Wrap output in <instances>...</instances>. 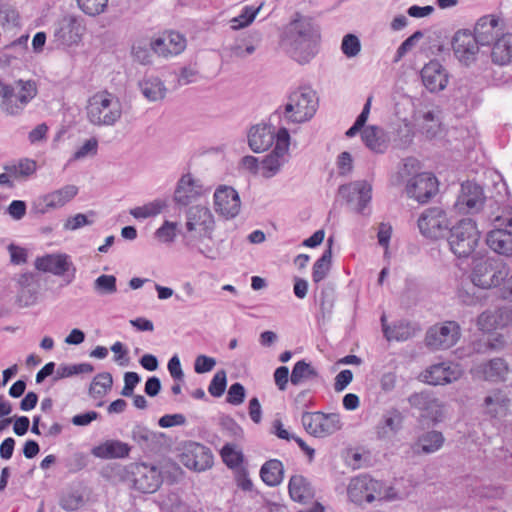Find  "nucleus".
<instances>
[{
  "mask_svg": "<svg viewBox=\"0 0 512 512\" xmlns=\"http://www.w3.org/2000/svg\"><path fill=\"white\" fill-rule=\"evenodd\" d=\"M320 27L309 17L299 14L285 27L281 44L299 64L309 63L319 52Z\"/></svg>",
  "mask_w": 512,
  "mask_h": 512,
  "instance_id": "1",
  "label": "nucleus"
},
{
  "mask_svg": "<svg viewBox=\"0 0 512 512\" xmlns=\"http://www.w3.org/2000/svg\"><path fill=\"white\" fill-rule=\"evenodd\" d=\"M318 106L316 93L309 87H300L290 93L283 107L277 108L271 114V123L301 124L310 120Z\"/></svg>",
  "mask_w": 512,
  "mask_h": 512,
  "instance_id": "2",
  "label": "nucleus"
},
{
  "mask_svg": "<svg viewBox=\"0 0 512 512\" xmlns=\"http://www.w3.org/2000/svg\"><path fill=\"white\" fill-rule=\"evenodd\" d=\"M86 111L93 125L112 126L122 116V104L116 95L104 90L88 99Z\"/></svg>",
  "mask_w": 512,
  "mask_h": 512,
  "instance_id": "3",
  "label": "nucleus"
},
{
  "mask_svg": "<svg viewBox=\"0 0 512 512\" xmlns=\"http://www.w3.org/2000/svg\"><path fill=\"white\" fill-rule=\"evenodd\" d=\"M447 233L449 248L459 259L470 257L475 252L481 237L476 222L470 218L458 221Z\"/></svg>",
  "mask_w": 512,
  "mask_h": 512,
  "instance_id": "4",
  "label": "nucleus"
},
{
  "mask_svg": "<svg viewBox=\"0 0 512 512\" xmlns=\"http://www.w3.org/2000/svg\"><path fill=\"white\" fill-rule=\"evenodd\" d=\"M36 94L37 88L33 81L19 80L13 86L0 80V107L7 115H21Z\"/></svg>",
  "mask_w": 512,
  "mask_h": 512,
  "instance_id": "5",
  "label": "nucleus"
},
{
  "mask_svg": "<svg viewBox=\"0 0 512 512\" xmlns=\"http://www.w3.org/2000/svg\"><path fill=\"white\" fill-rule=\"evenodd\" d=\"M396 116L400 123L394 137V146L407 149L414 140L416 131V106L411 97H402L395 106Z\"/></svg>",
  "mask_w": 512,
  "mask_h": 512,
  "instance_id": "6",
  "label": "nucleus"
},
{
  "mask_svg": "<svg viewBox=\"0 0 512 512\" xmlns=\"http://www.w3.org/2000/svg\"><path fill=\"white\" fill-rule=\"evenodd\" d=\"M507 275L505 264L495 258H486L475 264L471 280L475 286L489 289L499 286Z\"/></svg>",
  "mask_w": 512,
  "mask_h": 512,
  "instance_id": "7",
  "label": "nucleus"
},
{
  "mask_svg": "<svg viewBox=\"0 0 512 512\" xmlns=\"http://www.w3.org/2000/svg\"><path fill=\"white\" fill-rule=\"evenodd\" d=\"M127 474L133 488L141 493H154L163 482L159 467L143 462L130 464Z\"/></svg>",
  "mask_w": 512,
  "mask_h": 512,
  "instance_id": "8",
  "label": "nucleus"
},
{
  "mask_svg": "<svg viewBox=\"0 0 512 512\" xmlns=\"http://www.w3.org/2000/svg\"><path fill=\"white\" fill-rule=\"evenodd\" d=\"M461 336L460 325L456 321H444L431 326L425 335V345L430 350H446L453 347Z\"/></svg>",
  "mask_w": 512,
  "mask_h": 512,
  "instance_id": "9",
  "label": "nucleus"
},
{
  "mask_svg": "<svg viewBox=\"0 0 512 512\" xmlns=\"http://www.w3.org/2000/svg\"><path fill=\"white\" fill-rule=\"evenodd\" d=\"M290 145V134L287 127H280L276 134L274 149L261 161L262 175L265 178L275 176L287 161Z\"/></svg>",
  "mask_w": 512,
  "mask_h": 512,
  "instance_id": "10",
  "label": "nucleus"
},
{
  "mask_svg": "<svg viewBox=\"0 0 512 512\" xmlns=\"http://www.w3.org/2000/svg\"><path fill=\"white\" fill-rule=\"evenodd\" d=\"M418 230L430 240H438L446 236L448 219L446 212L439 206L425 209L418 217Z\"/></svg>",
  "mask_w": 512,
  "mask_h": 512,
  "instance_id": "11",
  "label": "nucleus"
},
{
  "mask_svg": "<svg viewBox=\"0 0 512 512\" xmlns=\"http://www.w3.org/2000/svg\"><path fill=\"white\" fill-rule=\"evenodd\" d=\"M35 268L45 273L64 277L67 284L73 282L76 276V267L71 257L65 253L46 254L37 257Z\"/></svg>",
  "mask_w": 512,
  "mask_h": 512,
  "instance_id": "12",
  "label": "nucleus"
},
{
  "mask_svg": "<svg viewBox=\"0 0 512 512\" xmlns=\"http://www.w3.org/2000/svg\"><path fill=\"white\" fill-rule=\"evenodd\" d=\"M304 429L315 437H326L341 429L339 414L322 412H304L302 415Z\"/></svg>",
  "mask_w": 512,
  "mask_h": 512,
  "instance_id": "13",
  "label": "nucleus"
},
{
  "mask_svg": "<svg viewBox=\"0 0 512 512\" xmlns=\"http://www.w3.org/2000/svg\"><path fill=\"white\" fill-rule=\"evenodd\" d=\"M383 483L369 475H359L351 479L348 485V496L356 504L371 503L383 497Z\"/></svg>",
  "mask_w": 512,
  "mask_h": 512,
  "instance_id": "14",
  "label": "nucleus"
},
{
  "mask_svg": "<svg viewBox=\"0 0 512 512\" xmlns=\"http://www.w3.org/2000/svg\"><path fill=\"white\" fill-rule=\"evenodd\" d=\"M85 27L78 16L68 14L54 24L53 37L57 47L78 45L82 39Z\"/></svg>",
  "mask_w": 512,
  "mask_h": 512,
  "instance_id": "15",
  "label": "nucleus"
},
{
  "mask_svg": "<svg viewBox=\"0 0 512 512\" xmlns=\"http://www.w3.org/2000/svg\"><path fill=\"white\" fill-rule=\"evenodd\" d=\"M338 192L348 203H356L357 213L370 216L371 210L368 206L372 200V185L368 181L357 180L341 185Z\"/></svg>",
  "mask_w": 512,
  "mask_h": 512,
  "instance_id": "16",
  "label": "nucleus"
},
{
  "mask_svg": "<svg viewBox=\"0 0 512 512\" xmlns=\"http://www.w3.org/2000/svg\"><path fill=\"white\" fill-rule=\"evenodd\" d=\"M486 200L484 189L474 181H466L461 184L460 193L457 196L454 207L463 214L479 212Z\"/></svg>",
  "mask_w": 512,
  "mask_h": 512,
  "instance_id": "17",
  "label": "nucleus"
},
{
  "mask_svg": "<svg viewBox=\"0 0 512 512\" xmlns=\"http://www.w3.org/2000/svg\"><path fill=\"white\" fill-rule=\"evenodd\" d=\"M280 127H286L284 123H271V116L268 124L253 125L248 131V145L255 153H261L268 150L273 143H276V134Z\"/></svg>",
  "mask_w": 512,
  "mask_h": 512,
  "instance_id": "18",
  "label": "nucleus"
},
{
  "mask_svg": "<svg viewBox=\"0 0 512 512\" xmlns=\"http://www.w3.org/2000/svg\"><path fill=\"white\" fill-rule=\"evenodd\" d=\"M180 462L188 469L205 471L213 465V454L205 445L189 442L184 446Z\"/></svg>",
  "mask_w": 512,
  "mask_h": 512,
  "instance_id": "19",
  "label": "nucleus"
},
{
  "mask_svg": "<svg viewBox=\"0 0 512 512\" xmlns=\"http://www.w3.org/2000/svg\"><path fill=\"white\" fill-rule=\"evenodd\" d=\"M455 57L465 65L475 61L481 46L477 38L468 30L457 31L451 41Z\"/></svg>",
  "mask_w": 512,
  "mask_h": 512,
  "instance_id": "20",
  "label": "nucleus"
},
{
  "mask_svg": "<svg viewBox=\"0 0 512 512\" xmlns=\"http://www.w3.org/2000/svg\"><path fill=\"white\" fill-rule=\"evenodd\" d=\"M423 86L431 93L444 90L449 81V75L443 65L437 60H430L418 71Z\"/></svg>",
  "mask_w": 512,
  "mask_h": 512,
  "instance_id": "21",
  "label": "nucleus"
},
{
  "mask_svg": "<svg viewBox=\"0 0 512 512\" xmlns=\"http://www.w3.org/2000/svg\"><path fill=\"white\" fill-rule=\"evenodd\" d=\"M215 211L226 219L239 214L241 201L238 192L230 186H220L214 193Z\"/></svg>",
  "mask_w": 512,
  "mask_h": 512,
  "instance_id": "22",
  "label": "nucleus"
},
{
  "mask_svg": "<svg viewBox=\"0 0 512 512\" xmlns=\"http://www.w3.org/2000/svg\"><path fill=\"white\" fill-rule=\"evenodd\" d=\"M203 193V187L199 180L192 177L191 174H184L178 180L173 201L180 207H186L195 201Z\"/></svg>",
  "mask_w": 512,
  "mask_h": 512,
  "instance_id": "23",
  "label": "nucleus"
},
{
  "mask_svg": "<svg viewBox=\"0 0 512 512\" xmlns=\"http://www.w3.org/2000/svg\"><path fill=\"white\" fill-rule=\"evenodd\" d=\"M460 376L461 370L458 365L446 362L433 364L422 374L423 382L434 386L452 383Z\"/></svg>",
  "mask_w": 512,
  "mask_h": 512,
  "instance_id": "24",
  "label": "nucleus"
},
{
  "mask_svg": "<svg viewBox=\"0 0 512 512\" xmlns=\"http://www.w3.org/2000/svg\"><path fill=\"white\" fill-rule=\"evenodd\" d=\"M150 46L152 51L159 56H175L184 51L186 39L182 34L170 31L151 41Z\"/></svg>",
  "mask_w": 512,
  "mask_h": 512,
  "instance_id": "25",
  "label": "nucleus"
},
{
  "mask_svg": "<svg viewBox=\"0 0 512 512\" xmlns=\"http://www.w3.org/2000/svg\"><path fill=\"white\" fill-rule=\"evenodd\" d=\"M493 222L495 228L487 233L486 244L499 255H512V229L505 226L503 228L495 218Z\"/></svg>",
  "mask_w": 512,
  "mask_h": 512,
  "instance_id": "26",
  "label": "nucleus"
},
{
  "mask_svg": "<svg viewBox=\"0 0 512 512\" xmlns=\"http://www.w3.org/2000/svg\"><path fill=\"white\" fill-rule=\"evenodd\" d=\"M477 38L481 46H490L501 34L499 27V18L494 15H486L481 17L475 24L472 33Z\"/></svg>",
  "mask_w": 512,
  "mask_h": 512,
  "instance_id": "27",
  "label": "nucleus"
},
{
  "mask_svg": "<svg viewBox=\"0 0 512 512\" xmlns=\"http://www.w3.org/2000/svg\"><path fill=\"white\" fill-rule=\"evenodd\" d=\"M186 229L188 232L197 231L207 233L213 230L214 219L210 209L206 206L195 205L186 213Z\"/></svg>",
  "mask_w": 512,
  "mask_h": 512,
  "instance_id": "28",
  "label": "nucleus"
},
{
  "mask_svg": "<svg viewBox=\"0 0 512 512\" xmlns=\"http://www.w3.org/2000/svg\"><path fill=\"white\" fill-rule=\"evenodd\" d=\"M364 145L376 154H384L389 147L388 133L377 125L366 126L361 132Z\"/></svg>",
  "mask_w": 512,
  "mask_h": 512,
  "instance_id": "29",
  "label": "nucleus"
},
{
  "mask_svg": "<svg viewBox=\"0 0 512 512\" xmlns=\"http://www.w3.org/2000/svg\"><path fill=\"white\" fill-rule=\"evenodd\" d=\"M510 399L501 389L491 391L483 400V413L490 418L506 416Z\"/></svg>",
  "mask_w": 512,
  "mask_h": 512,
  "instance_id": "30",
  "label": "nucleus"
},
{
  "mask_svg": "<svg viewBox=\"0 0 512 512\" xmlns=\"http://www.w3.org/2000/svg\"><path fill=\"white\" fill-rule=\"evenodd\" d=\"M418 409L421 410L419 422L422 424L430 422L435 425L444 418L443 406L438 399H427L424 392L418 393Z\"/></svg>",
  "mask_w": 512,
  "mask_h": 512,
  "instance_id": "31",
  "label": "nucleus"
},
{
  "mask_svg": "<svg viewBox=\"0 0 512 512\" xmlns=\"http://www.w3.org/2000/svg\"><path fill=\"white\" fill-rule=\"evenodd\" d=\"M439 180L432 172H418V204H426L439 196Z\"/></svg>",
  "mask_w": 512,
  "mask_h": 512,
  "instance_id": "32",
  "label": "nucleus"
},
{
  "mask_svg": "<svg viewBox=\"0 0 512 512\" xmlns=\"http://www.w3.org/2000/svg\"><path fill=\"white\" fill-rule=\"evenodd\" d=\"M418 132L421 133L423 138L432 141L435 145L444 142L445 130L433 112H427L423 115Z\"/></svg>",
  "mask_w": 512,
  "mask_h": 512,
  "instance_id": "33",
  "label": "nucleus"
},
{
  "mask_svg": "<svg viewBox=\"0 0 512 512\" xmlns=\"http://www.w3.org/2000/svg\"><path fill=\"white\" fill-rule=\"evenodd\" d=\"M418 46L420 54L429 58L440 55L444 51L445 44L441 32L422 33L418 30Z\"/></svg>",
  "mask_w": 512,
  "mask_h": 512,
  "instance_id": "34",
  "label": "nucleus"
},
{
  "mask_svg": "<svg viewBox=\"0 0 512 512\" xmlns=\"http://www.w3.org/2000/svg\"><path fill=\"white\" fill-rule=\"evenodd\" d=\"M396 181L405 184V192L409 198H416V158L407 157L399 167Z\"/></svg>",
  "mask_w": 512,
  "mask_h": 512,
  "instance_id": "35",
  "label": "nucleus"
},
{
  "mask_svg": "<svg viewBox=\"0 0 512 512\" xmlns=\"http://www.w3.org/2000/svg\"><path fill=\"white\" fill-rule=\"evenodd\" d=\"M404 416L397 409L388 410L383 414L381 421L376 426V434L379 439H386L396 434L403 425Z\"/></svg>",
  "mask_w": 512,
  "mask_h": 512,
  "instance_id": "36",
  "label": "nucleus"
},
{
  "mask_svg": "<svg viewBox=\"0 0 512 512\" xmlns=\"http://www.w3.org/2000/svg\"><path fill=\"white\" fill-rule=\"evenodd\" d=\"M129 452L130 446L119 440H107L92 449V454L101 459L124 458Z\"/></svg>",
  "mask_w": 512,
  "mask_h": 512,
  "instance_id": "37",
  "label": "nucleus"
},
{
  "mask_svg": "<svg viewBox=\"0 0 512 512\" xmlns=\"http://www.w3.org/2000/svg\"><path fill=\"white\" fill-rule=\"evenodd\" d=\"M479 372L485 381L497 383L505 380L509 367L504 359L497 357L482 363Z\"/></svg>",
  "mask_w": 512,
  "mask_h": 512,
  "instance_id": "38",
  "label": "nucleus"
},
{
  "mask_svg": "<svg viewBox=\"0 0 512 512\" xmlns=\"http://www.w3.org/2000/svg\"><path fill=\"white\" fill-rule=\"evenodd\" d=\"M29 35H21L8 45H5L0 51V60L10 65L13 60L23 59L28 51Z\"/></svg>",
  "mask_w": 512,
  "mask_h": 512,
  "instance_id": "39",
  "label": "nucleus"
},
{
  "mask_svg": "<svg viewBox=\"0 0 512 512\" xmlns=\"http://www.w3.org/2000/svg\"><path fill=\"white\" fill-rule=\"evenodd\" d=\"M492 44V61L501 66L509 64L512 61V34H502Z\"/></svg>",
  "mask_w": 512,
  "mask_h": 512,
  "instance_id": "40",
  "label": "nucleus"
},
{
  "mask_svg": "<svg viewBox=\"0 0 512 512\" xmlns=\"http://www.w3.org/2000/svg\"><path fill=\"white\" fill-rule=\"evenodd\" d=\"M262 481L269 487H275L282 483L284 477V466L278 459L266 461L260 469Z\"/></svg>",
  "mask_w": 512,
  "mask_h": 512,
  "instance_id": "41",
  "label": "nucleus"
},
{
  "mask_svg": "<svg viewBox=\"0 0 512 512\" xmlns=\"http://www.w3.org/2000/svg\"><path fill=\"white\" fill-rule=\"evenodd\" d=\"M288 490L291 499L299 503H306L313 496L309 482L302 475H293L290 478Z\"/></svg>",
  "mask_w": 512,
  "mask_h": 512,
  "instance_id": "42",
  "label": "nucleus"
},
{
  "mask_svg": "<svg viewBox=\"0 0 512 512\" xmlns=\"http://www.w3.org/2000/svg\"><path fill=\"white\" fill-rule=\"evenodd\" d=\"M139 88L143 96L155 102L162 100L166 95V87L158 77H147L139 82Z\"/></svg>",
  "mask_w": 512,
  "mask_h": 512,
  "instance_id": "43",
  "label": "nucleus"
},
{
  "mask_svg": "<svg viewBox=\"0 0 512 512\" xmlns=\"http://www.w3.org/2000/svg\"><path fill=\"white\" fill-rule=\"evenodd\" d=\"M78 193V187L75 185H66L58 190L44 195L46 206L51 209L60 208L73 199Z\"/></svg>",
  "mask_w": 512,
  "mask_h": 512,
  "instance_id": "44",
  "label": "nucleus"
},
{
  "mask_svg": "<svg viewBox=\"0 0 512 512\" xmlns=\"http://www.w3.org/2000/svg\"><path fill=\"white\" fill-rule=\"evenodd\" d=\"M328 247L324 250L321 257L316 260L312 269L313 282H321L328 274L332 261V244L333 238L329 237L327 240Z\"/></svg>",
  "mask_w": 512,
  "mask_h": 512,
  "instance_id": "45",
  "label": "nucleus"
},
{
  "mask_svg": "<svg viewBox=\"0 0 512 512\" xmlns=\"http://www.w3.org/2000/svg\"><path fill=\"white\" fill-rule=\"evenodd\" d=\"M415 332L414 326L407 321L400 320L393 327L384 325V336L388 341H405Z\"/></svg>",
  "mask_w": 512,
  "mask_h": 512,
  "instance_id": "46",
  "label": "nucleus"
},
{
  "mask_svg": "<svg viewBox=\"0 0 512 512\" xmlns=\"http://www.w3.org/2000/svg\"><path fill=\"white\" fill-rule=\"evenodd\" d=\"M318 377L317 370L305 360L297 361L292 369L290 381L293 385H299L303 381Z\"/></svg>",
  "mask_w": 512,
  "mask_h": 512,
  "instance_id": "47",
  "label": "nucleus"
},
{
  "mask_svg": "<svg viewBox=\"0 0 512 512\" xmlns=\"http://www.w3.org/2000/svg\"><path fill=\"white\" fill-rule=\"evenodd\" d=\"M113 385V378L109 372L98 373L89 388V395L94 398H102Z\"/></svg>",
  "mask_w": 512,
  "mask_h": 512,
  "instance_id": "48",
  "label": "nucleus"
},
{
  "mask_svg": "<svg viewBox=\"0 0 512 512\" xmlns=\"http://www.w3.org/2000/svg\"><path fill=\"white\" fill-rule=\"evenodd\" d=\"M444 443V436L439 431H429L418 437V447L421 451L429 454L439 450Z\"/></svg>",
  "mask_w": 512,
  "mask_h": 512,
  "instance_id": "49",
  "label": "nucleus"
},
{
  "mask_svg": "<svg viewBox=\"0 0 512 512\" xmlns=\"http://www.w3.org/2000/svg\"><path fill=\"white\" fill-rule=\"evenodd\" d=\"M167 206L166 201L156 199L143 206L134 207L130 210V214L136 219H146L157 216Z\"/></svg>",
  "mask_w": 512,
  "mask_h": 512,
  "instance_id": "50",
  "label": "nucleus"
},
{
  "mask_svg": "<svg viewBox=\"0 0 512 512\" xmlns=\"http://www.w3.org/2000/svg\"><path fill=\"white\" fill-rule=\"evenodd\" d=\"M335 290L330 286H323L317 296L322 317L330 316L335 302Z\"/></svg>",
  "mask_w": 512,
  "mask_h": 512,
  "instance_id": "51",
  "label": "nucleus"
},
{
  "mask_svg": "<svg viewBox=\"0 0 512 512\" xmlns=\"http://www.w3.org/2000/svg\"><path fill=\"white\" fill-rule=\"evenodd\" d=\"M261 7L262 5L258 7L244 6L240 14L231 20V28L238 30L250 25L254 21Z\"/></svg>",
  "mask_w": 512,
  "mask_h": 512,
  "instance_id": "52",
  "label": "nucleus"
},
{
  "mask_svg": "<svg viewBox=\"0 0 512 512\" xmlns=\"http://www.w3.org/2000/svg\"><path fill=\"white\" fill-rule=\"evenodd\" d=\"M94 371L90 363H80L72 365H60L56 371L54 380L71 377L77 374H88Z\"/></svg>",
  "mask_w": 512,
  "mask_h": 512,
  "instance_id": "53",
  "label": "nucleus"
},
{
  "mask_svg": "<svg viewBox=\"0 0 512 512\" xmlns=\"http://www.w3.org/2000/svg\"><path fill=\"white\" fill-rule=\"evenodd\" d=\"M117 279L114 275L102 274L94 281L93 288L99 295H111L117 291Z\"/></svg>",
  "mask_w": 512,
  "mask_h": 512,
  "instance_id": "54",
  "label": "nucleus"
},
{
  "mask_svg": "<svg viewBox=\"0 0 512 512\" xmlns=\"http://www.w3.org/2000/svg\"><path fill=\"white\" fill-rule=\"evenodd\" d=\"M474 496L481 500L502 499L505 490L500 485H482L473 490Z\"/></svg>",
  "mask_w": 512,
  "mask_h": 512,
  "instance_id": "55",
  "label": "nucleus"
},
{
  "mask_svg": "<svg viewBox=\"0 0 512 512\" xmlns=\"http://www.w3.org/2000/svg\"><path fill=\"white\" fill-rule=\"evenodd\" d=\"M84 503V496L78 490L69 491L60 499V506L66 511H75L82 507Z\"/></svg>",
  "mask_w": 512,
  "mask_h": 512,
  "instance_id": "56",
  "label": "nucleus"
},
{
  "mask_svg": "<svg viewBox=\"0 0 512 512\" xmlns=\"http://www.w3.org/2000/svg\"><path fill=\"white\" fill-rule=\"evenodd\" d=\"M77 4L86 15L97 16L105 11L108 0H77Z\"/></svg>",
  "mask_w": 512,
  "mask_h": 512,
  "instance_id": "57",
  "label": "nucleus"
},
{
  "mask_svg": "<svg viewBox=\"0 0 512 512\" xmlns=\"http://www.w3.org/2000/svg\"><path fill=\"white\" fill-rule=\"evenodd\" d=\"M227 386V375L225 370H219L213 376L209 386L208 392L213 397H220L225 392Z\"/></svg>",
  "mask_w": 512,
  "mask_h": 512,
  "instance_id": "58",
  "label": "nucleus"
},
{
  "mask_svg": "<svg viewBox=\"0 0 512 512\" xmlns=\"http://www.w3.org/2000/svg\"><path fill=\"white\" fill-rule=\"evenodd\" d=\"M341 50L348 58L357 56L361 50L359 38L354 34H346L342 39Z\"/></svg>",
  "mask_w": 512,
  "mask_h": 512,
  "instance_id": "59",
  "label": "nucleus"
},
{
  "mask_svg": "<svg viewBox=\"0 0 512 512\" xmlns=\"http://www.w3.org/2000/svg\"><path fill=\"white\" fill-rule=\"evenodd\" d=\"M221 456L223 462L229 468H236L243 462V454L240 451H236L234 446L226 444L221 449Z\"/></svg>",
  "mask_w": 512,
  "mask_h": 512,
  "instance_id": "60",
  "label": "nucleus"
},
{
  "mask_svg": "<svg viewBox=\"0 0 512 512\" xmlns=\"http://www.w3.org/2000/svg\"><path fill=\"white\" fill-rule=\"evenodd\" d=\"M178 224L165 220L155 231V236L164 243H172L175 240Z\"/></svg>",
  "mask_w": 512,
  "mask_h": 512,
  "instance_id": "61",
  "label": "nucleus"
},
{
  "mask_svg": "<svg viewBox=\"0 0 512 512\" xmlns=\"http://www.w3.org/2000/svg\"><path fill=\"white\" fill-rule=\"evenodd\" d=\"M98 151V141L96 138H90L85 141V143L79 147L69 160V163L71 161L81 160L89 155L93 156L96 155Z\"/></svg>",
  "mask_w": 512,
  "mask_h": 512,
  "instance_id": "62",
  "label": "nucleus"
},
{
  "mask_svg": "<svg viewBox=\"0 0 512 512\" xmlns=\"http://www.w3.org/2000/svg\"><path fill=\"white\" fill-rule=\"evenodd\" d=\"M151 50L150 45L138 42L132 46V56L140 64L147 65L151 63Z\"/></svg>",
  "mask_w": 512,
  "mask_h": 512,
  "instance_id": "63",
  "label": "nucleus"
},
{
  "mask_svg": "<svg viewBox=\"0 0 512 512\" xmlns=\"http://www.w3.org/2000/svg\"><path fill=\"white\" fill-rule=\"evenodd\" d=\"M477 325L481 331L490 332L497 328V316L491 311H484L478 316Z\"/></svg>",
  "mask_w": 512,
  "mask_h": 512,
  "instance_id": "64",
  "label": "nucleus"
}]
</instances>
